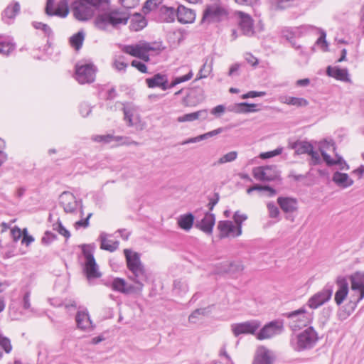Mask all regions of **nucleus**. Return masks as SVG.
I'll use <instances>...</instances> for the list:
<instances>
[{"mask_svg":"<svg viewBox=\"0 0 364 364\" xmlns=\"http://www.w3.org/2000/svg\"><path fill=\"white\" fill-rule=\"evenodd\" d=\"M327 75L341 81H348V72L346 68H340L338 67L328 66L326 69Z\"/></svg>","mask_w":364,"mask_h":364,"instance_id":"nucleus-32","label":"nucleus"},{"mask_svg":"<svg viewBox=\"0 0 364 364\" xmlns=\"http://www.w3.org/2000/svg\"><path fill=\"white\" fill-rule=\"evenodd\" d=\"M96 8L85 4L81 1H76L72 5L73 15L79 21H87L90 19Z\"/></svg>","mask_w":364,"mask_h":364,"instance_id":"nucleus-12","label":"nucleus"},{"mask_svg":"<svg viewBox=\"0 0 364 364\" xmlns=\"http://www.w3.org/2000/svg\"><path fill=\"white\" fill-rule=\"evenodd\" d=\"M107 235L104 232L101 233L100 238L101 241L100 248L109 252H114L117 250L119 247V242L107 240L106 238Z\"/></svg>","mask_w":364,"mask_h":364,"instance_id":"nucleus-40","label":"nucleus"},{"mask_svg":"<svg viewBox=\"0 0 364 364\" xmlns=\"http://www.w3.org/2000/svg\"><path fill=\"white\" fill-rule=\"evenodd\" d=\"M53 230H56L59 234L64 236L66 239H68L70 237V231L68 230L59 220L56 224L53 225Z\"/></svg>","mask_w":364,"mask_h":364,"instance_id":"nucleus-51","label":"nucleus"},{"mask_svg":"<svg viewBox=\"0 0 364 364\" xmlns=\"http://www.w3.org/2000/svg\"><path fill=\"white\" fill-rule=\"evenodd\" d=\"M122 139H123L122 136H114L113 135H111V134L95 135L92 137L93 141H97V142H102L105 144H108L113 140L119 141Z\"/></svg>","mask_w":364,"mask_h":364,"instance_id":"nucleus-46","label":"nucleus"},{"mask_svg":"<svg viewBox=\"0 0 364 364\" xmlns=\"http://www.w3.org/2000/svg\"><path fill=\"white\" fill-rule=\"evenodd\" d=\"M237 157V152L235 151H232L230 152L227 153L226 154L223 155L220 158L218 159V160L215 162H214L213 165H220L225 163H229L235 161Z\"/></svg>","mask_w":364,"mask_h":364,"instance_id":"nucleus-44","label":"nucleus"},{"mask_svg":"<svg viewBox=\"0 0 364 364\" xmlns=\"http://www.w3.org/2000/svg\"><path fill=\"white\" fill-rule=\"evenodd\" d=\"M60 204L66 213L75 214L79 208L80 217L84 215L82 201H77L75 196L70 192L65 191L60 195Z\"/></svg>","mask_w":364,"mask_h":364,"instance_id":"nucleus-8","label":"nucleus"},{"mask_svg":"<svg viewBox=\"0 0 364 364\" xmlns=\"http://www.w3.org/2000/svg\"><path fill=\"white\" fill-rule=\"evenodd\" d=\"M32 24L36 29L42 30L45 35L48 37L53 34L51 28L46 23L34 21Z\"/></svg>","mask_w":364,"mask_h":364,"instance_id":"nucleus-50","label":"nucleus"},{"mask_svg":"<svg viewBox=\"0 0 364 364\" xmlns=\"http://www.w3.org/2000/svg\"><path fill=\"white\" fill-rule=\"evenodd\" d=\"M54 0H47L46 6V14L48 16H57L65 18L69 14L68 1L60 0L57 5V8L53 9Z\"/></svg>","mask_w":364,"mask_h":364,"instance_id":"nucleus-15","label":"nucleus"},{"mask_svg":"<svg viewBox=\"0 0 364 364\" xmlns=\"http://www.w3.org/2000/svg\"><path fill=\"white\" fill-rule=\"evenodd\" d=\"M20 11V4L18 2H14L9 5L2 14V18L6 23H10Z\"/></svg>","mask_w":364,"mask_h":364,"instance_id":"nucleus-33","label":"nucleus"},{"mask_svg":"<svg viewBox=\"0 0 364 364\" xmlns=\"http://www.w3.org/2000/svg\"><path fill=\"white\" fill-rule=\"evenodd\" d=\"M146 85L150 88L161 87L163 90H166V82H168V77L166 75L157 73L152 77L146 80Z\"/></svg>","mask_w":364,"mask_h":364,"instance_id":"nucleus-27","label":"nucleus"},{"mask_svg":"<svg viewBox=\"0 0 364 364\" xmlns=\"http://www.w3.org/2000/svg\"><path fill=\"white\" fill-rule=\"evenodd\" d=\"M85 38V33L82 31H78L70 38V45L78 50L81 48Z\"/></svg>","mask_w":364,"mask_h":364,"instance_id":"nucleus-42","label":"nucleus"},{"mask_svg":"<svg viewBox=\"0 0 364 364\" xmlns=\"http://www.w3.org/2000/svg\"><path fill=\"white\" fill-rule=\"evenodd\" d=\"M23 235L21 240L22 244H25L26 246H28L32 242L34 241V237L28 234L27 229H23Z\"/></svg>","mask_w":364,"mask_h":364,"instance_id":"nucleus-63","label":"nucleus"},{"mask_svg":"<svg viewBox=\"0 0 364 364\" xmlns=\"http://www.w3.org/2000/svg\"><path fill=\"white\" fill-rule=\"evenodd\" d=\"M16 46L11 41H0V54L4 55H9L14 50Z\"/></svg>","mask_w":364,"mask_h":364,"instance_id":"nucleus-45","label":"nucleus"},{"mask_svg":"<svg viewBox=\"0 0 364 364\" xmlns=\"http://www.w3.org/2000/svg\"><path fill=\"white\" fill-rule=\"evenodd\" d=\"M218 228L220 230V238L228 237H235L238 236L236 235L237 226L235 227L232 221H220L218 225Z\"/></svg>","mask_w":364,"mask_h":364,"instance_id":"nucleus-25","label":"nucleus"},{"mask_svg":"<svg viewBox=\"0 0 364 364\" xmlns=\"http://www.w3.org/2000/svg\"><path fill=\"white\" fill-rule=\"evenodd\" d=\"M336 284L338 289L335 293L334 301L338 306H341L348 296L349 285L346 277L343 276L337 277Z\"/></svg>","mask_w":364,"mask_h":364,"instance_id":"nucleus-16","label":"nucleus"},{"mask_svg":"<svg viewBox=\"0 0 364 364\" xmlns=\"http://www.w3.org/2000/svg\"><path fill=\"white\" fill-rule=\"evenodd\" d=\"M159 49V48L154 47L153 44L150 43V49H146V50H141L137 58L147 62L149 60V55L148 53L149 51L157 50Z\"/></svg>","mask_w":364,"mask_h":364,"instance_id":"nucleus-57","label":"nucleus"},{"mask_svg":"<svg viewBox=\"0 0 364 364\" xmlns=\"http://www.w3.org/2000/svg\"><path fill=\"white\" fill-rule=\"evenodd\" d=\"M56 239V235L50 231H46L41 238V242L48 245Z\"/></svg>","mask_w":364,"mask_h":364,"instance_id":"nucleus-55","label":"nucleus"},{"mask_svg":"<svg viewBox=\"0 0 364 364\" xmlns=\"http://www.w3.org/2000/svg\"><path fill=\"white\" fill-rule=\"evenodd\" d=\"M267 208L268 210L269 217L271 218H276L277 220H279L280 211L278 207L273 202H269L267 204Z\"/></svg>","mask_w":364,"mask_h":364,"instance_id":"nucleus-48","label":"nucleus"},{"mask_svg":"<svg viewBox=\"0 0 364 364\" xmlns=\"http://www.w3.org/2000/svg\"><path fill=\"white\" fill-rule=\"evenodd\" d=\"M124 254L128 269L127 277L141 291L144 283L148 280V274L144 265L141 261L140 255L137 252H133L129 249L124 250Z\"/></svg>","mask_w":364,"mask_h":364,"instance_id":"nucleus-1","label":"nucleus"},{"mask_svg":"<svg viewBox=\"0 0 364 364\" xmlns=\"http://www.w3.org/2000/svg\"><path fill=\"white\" fill-rule=\"evenodd\" d=\"M208 117L207 109H200L195 112L188 113L178 117V122H193L197 119H205Z\"/></svg>","mask_w":364,"mask_h":364,"instance_id":"nucleus-34","label":"nucleus"},{"mask_svg":"<svg viewBox=\"0 0 364 364\" xmlns=\"http://www.w3.org/2000/svg\"><path fill=\"white\" fill-rule=\"evenodd\" d=\"M314 27L311 25H303L298 27L285 28L282 30V36L287 41H291L296 38L302 36L305 33H307Z\"/></svg>","mask_w":364,"mask_h":364,"instance_id":"nucleus-19","label":"nucleus"},{"mask_svg":"<svg viewBox=\"0 0 364 364\" xmlns=\"http://www.w3.org/2000/svg\"><path fill=\"white\" fill-rule=\"evenodd\" d=\"M110 287L112 290L127 295L139 294L141 292L139 288H138L135 284H128L125 279L119 277L114 278L112 280Z\"/></svg>","mask_w":364,"mask_h":364,"instance_id":"nucleus-17","label":"nucleus"},{"mask_svg":"<svg viewBox=\"0 0 364 364\" xmlns=\"http://www.w3.org/2000/svg\"><path fill=\"white\" fill-rule=\"evenodd\" d=\"M242 104H247V102L235 104L232 107V111L235 112V113H250L258 111V109H250L247 107H243Z\"/></svg>","mask_w":364,"mask_h":364,"instance_id":"nucleus-52","label":"nucleus"},{"mask_svg":"<svg viewBox=\"0 0 364 364\" xmlns=\"http://www.w3.org/2000/svg\"><path fill=\"white\" fill-rule=\"evenodd\" d=\"M237 16L239 18L238 24L242 34L247 36H253L255 30L252 17L242 11H238Z\"/></svg>","mask_w":364,"mask_h":364,"instance_id":"nucleus-18","label":"nucleus"},{"mask_svg":"<svg viewBox=\"0 0 364 364\" xmlns=\"http://www.w3.org/2000/svg\"><path fill=\"white\" fill-rule=\"evenodd\" d=\"M233 219L237 225L236 235H240L242 234V224L247 219V215L246 214L240 213V211H236L234 213Z\"/></svg>","mask_w":364,"mask_h":364,"instance_id":"nucleus-43","label":"nucleus"},{"mask_svg":"<svg viewBox=\"0 0 364 364\" xmlns=\"http://www.w3.org/2000/svg\"><path fill=\"white\" fill-rule=\"evenodd\" d=\"M284 316L289 319V326L293 331L306 326L313 320V313L306 311L304 307L285 313Z\"/></svg>","mask_w":364,"mask_h":364,"instance_id":"nucleus-4","label":"nucleus"},{"mask_svg":"<svg viewBox=\"0 0 364 364\" xmlns=\"http://www.w3.org/2000/svg\"><path fill=\"white\" fill-rule=\"evenodd\" d=\"M279 100L282 103L294 105L297 107H306L309 105V102L303 97L284 96L281 97Z\"/></svg>","mask_w":364,"mask_h":364,"instance_id":"nucleus-39","label":"nucleus"},{"mask_svg":"<svg viewBox=\"0 0 364 364\" xmlns=\"http://www.w3.org/2000/svg\"><path fill=\"white\" fill-rule=\"evenodd\" d=\"M291 0H272V4L276 9L282 10L287 7Z\"/></svg>","mask_w":364,"mask_h":364,"instance_id":"nucleus-58","label":"nucleus"},{"mask_svg":"<svg viewBox=\"0 0 364 364\" xmlns=\"http://www.w3.org/2000/svg\"><path fill=\"white\" fill-rule=\"evenodd\" d=\"M210 71H211V66L207 65V63H205L198 72V78L206 77L209 75Z\"/></svg>","mask_w":364,"mask_h":364,"instance_id":"nucleus-62","label":"nucleus"},{"mask_svg":"<svg viewBox=\"0 0 364 364\" xmlns=\"http://www.w3.org/2000/svg\"><path fill=\"white\" fill-rule=\"evenodd\" d=\"M223 131L222 128H218L215 130L210 131L209 132L205 133L203 134H200L199 136H197L196 137L189 138L181 143V145H185L191 143H197L202 140L208 139L210 137H213L214 136H216L217 134L221 133Z\"/></svg>","mask_w":364,"mask_h":364,"instance_id":"nucleus-38","label":"nucleus"},{"mask_svg":"<svg viewBox=\"0 0 364 364\" xmlns=\"http://www.w3.org/2000/svg\"><path fill=\"white\" fill-rule=\"evenodd\" d=\"M157 20L160 22L172 23L176 17V10L173 7L161 6L158 9Z\"/></svg>","mask_w":364,"mask_h":364,"instance_id":"nucleus-24","label":"nucleus"},{"mask_svg":"<svg viewBox=\"0 0 364 364\" xmlns=\"http://www.w3.org/2000/svg\"><path fill=\"white\" fill-rule=\"evenodd\" d=\"M147 25L146 18L140 14H134L132 18L129 28L132 31H139L145 28Z\"/></svg>","mask_w":364,"mask_h":364,"instance_id":"nucleus-35","label":"nucleus"},{"mask_svg":"<svg viewBox=\"0 0 364 364\" xmlns=\"http://www.w3.org/2000/svg\"><path fill=\"white\" fill-rule=\"evenodd\" d=\"M332 181L339 187L346 188L353 184V180L351 179L347 173L336 171L333 173Z\"/></svg>","mask_w":364,"mask_h":364,"instance_id":"nucleus-31","label":"nucleus"},{"mask_svg":"<svg viewBox=\"0 0 364 364\" xmlns=\"http://www.w3.org/2000/svg\"><path fill=\"white\" fill-rule=\"evenodd\" d=\"M273 357L272 353L267 348H259L254 360V364H272Z\"/></svg>","mask_w":364,"mask_h":364,"instance_id":"nucleus-30","label":"nucleus"},{"mask_svg":"<svg viewBox=\"0 0 364 364\" xmlns=\"http://www.w3.org/2000/svg\"><path fill=\"white\" fill-rule=\"evenodd\" d=\"M81 247L82 254L85 258L84 271L85 272L87 279L100 278L102 274L98 269L93 255L94 247L91 245H82Z\"/></svg>","mask_w":364,"mask_h":364,"instance_id":"nucleus-7","label":"nucleus"},{"mask_svg":"<svg viewBox=\"0 0 364 364\" xmlns=\"http://www.w3.org/2000/svg\"><path fill=\"white\" fill-rule=\"evenodd\" d=\"M123 112L124 115V119L127 122V125L129 127H132L134 125V123L132 122V112L129 109L124 107Z\"/></svg>","mask_w":364,"mask_h":364,"instance_id":"nucleus-61","label":"nucleus"},{"mask_svg":"<svg viewBox=\"0 0 364 364\" xmlns=\"http://www.w3.org/2000/svg\"><path fill=\"white\" fill-rule=\"evenodd\" d=\"M146 49H150V43L140 42L136 45L124 46L122 50L127 54L137 58L141 50H146Z\"/></svg>","mask_w":364,"mask_h":364,"instance_id":"nucleus-29","label":"nucleus"},{"mask_svg":"<svg viewBox=\"0 0 364 364\" xmlns=\"http://www.w3.org/2000/svg\"><path fill=\"white\" fill-rule=\"evenodd\" d=\"M97 68L92 63H77L75 65V78L80 84H90L95 80Z\"/></svg>","mask_w":364,"mask_h":364,"instance_id":"nucleus-9","label":"nucleus"},{"mask_svg":"<svg viewBox=\"0 0 364 364\" xmlns=\"http://www.w3.org/2000/svg\"><path fill=\"white\" fill-rule=\"evenodd\" d=\"M260 326V321L251 320L242 323H233L231 325V330L233 335L237 337L241 334H255Z\"/></svg>","mask_w":364,"mask_h":364,"instance_id":"nucleus-13","label":"nucleus"},{"mask_svg":"<svg viewBox=\"0 0 364 364\" xmlns=\"http://www.w3.org/2000/svg\"><path fill=\"white\" fill-rule=\"evenodd\" d=\"M203 100V90L200 87H196L189 90L183 102L186 106L193 107L200 103Z\"/></svg>","mask_w":364,"mask_h":364,"instance_id":"nucleus-22","label":"nucleus"},{"mask_svg":"<svg viewBox=\"0 0 364 364\" xmlns=\"http://www.w3.org/2000/svg\"><path fill=\"white\" fill-rule=\"evenodd\" d=\"M129 18L128 14L119 10L98 14L95 19V26L102 31H106L109 25L115 27L119 24H127Z\"/></svg>","mask_w":364,"mask_h":364,"instance_id":"nucleus-2","label":"nucleus"},{"mask_svg":"<svg viewBox=\"0 0 364 364\" xmlns=\"http://www.w3.org/2000/svg\"><path fill=\"white\" fill-rule=\"evenodd\" d=\"M228 16V11L226 8L218 4H212L207 5L203 10L200 23L210 24L220 22L227 19Z\"/></svg>","mask_w":364,"mask_h":364,"instance_id":"nucleus-5","label":"nucleus"},{"mask_svg":"<svg viewBox=\"0 0 364 364\" xmlns=\"http://www.w3.org/2000/svg\"><path fill=\"white\" fill-rule=\"evenodd\" d=\"M131 65L133 67L137 68L142 73H147L146 65L144 63H141L140 61L134 60H132Z\"/></svg>","mask_w":364,"mask_h":364,"instance_id":"nucleus-64","label":"nucleus"},{"mask_svg":"<svg viewBox=\"0 0 364 364\" xmlns=\"http://www.w3.org/2000/svg\"><path fill=\"white\" fill-rule=\"evenodd\" d=\"M254 178L260 181H275L279 177V172L274 165L262 166L252 169Z\"/></svg>","mask_w":364,"mask_h":364,"instance_id":"nucleus-10","label":"nucleus"},{"mask_svg":"<svg viewBox=\"0 0 364 364\" xmlns=\"http://www.w3.org/2000/svg\"><path fill=\"white\" fill-rule=\"evenodd\" d=\"M92 213H89V214L87 215V216L86 217V218H85V219H81V220H78V221L75 222V225H75V228L76 229H77V228H80V227H82V228H87V227L89 226V224H90V223H89V220H90V218L92 217Z\"/></svg>","mask_w":364,"mask_h":364,"instance_id":"nucleus-60","label":"nucleus"},{"mask_svg":"<svg viewBox=\"0 0 364 364\" xmlns=\"http://www.w3.org/2000/svg\"><path fill=\"white\" fill-rule=\"evenodd\" d=\"M283 323L281 321H274L266 324L257 333V338L264 340L270 338L280 334L283 331Z\"/></svg>","mask_w":364,"mask_h":364,"instance_id":"nucleus-14","label":"nucleus"},{"mask_svg":"<svg viewBox=\"0 0 364 364\" xmlns=\"http://www.w3.org/2000/svg\"><path fill=\"white\" fill-rule=\"evenodd\" d=\"M160 4L159 0H146L143 6L142 11L144 14H147L152 11L158 12V5Z\"/></svg>","mask_w":364,"mask_h":364,"instance_id":"nucleus-47","label":"nucleus"},{"mask_svg":"<svg viewBox=\"0 0 364 364\" xmlns=\"http://www.w3.org/2000/svg\"><path fill=\"white\" fill-rule=\"evenodd\" d=\"M283 151L282 147H278L276 149L270 151L263 152L259 154V158L262 159H269L282 154Z\"/></svg>","mask_w":364,"mask_h":364,"instance_id":"nucleus-53","label":"nucleus"},{"mask_svg":"<svg viewBox=\"0 0 364 364\" xmlns=\"http://www.w3.org/2000/svg\"><path fill=\"white\" fill-rule=\"evenodd\" d=\"M318 341V335L312 326L308 327L298 334L291 343L296 350L301 351L311 348Z\"/></svg>","mask_w":364,"mask_h":364,"instance_id":"nucleus-6","label":"nucleus"},{"mask_svg":"<svg viewBox=\"0 0 364 364\" xmlns=\"http://www.w3.org/2000/svg\"><path fill=\"white\" fill-rule=\"evenodd\" d=\"M215 223V216L210 212H206L200 220H197L196 228L200 230L207 235L213 233V227Z\"/></svg>","mask_w":364,"mask_h":364,"instance_id":"nucleus-20","label":"nucleus"},{"mask_svg":"<svg viewBox=\"0 0 364 364\" xmlns=\"http://www.w3.org/2000/svg\"><path fill=\"white\" fill-rule=\"evenodd\" d=\"M333 294V286L326 284L321 291L314 294L307 301L308 306L316 309L328 301Z\"/></svg>","mask_w":364,"mask_h":364,"instance_id":"nucleus-11","label":"nucleus"},{"mask_svg":"<svg viewBox=\"0 0 364 364\" xmlns=\"http://www.w3.org/2000/svg\"><path fill=\"white\" fill-rule=\"evenodd\" d=\"M0 347L6 353H10L12 350V345L9 338L0 334Z\"/></svg>","mask_w":364,"mask_h":364,"instance_id":"nucleus-49","label":"nucleus"},{"mask_svg":"<svg viewBox=\"0 0 364 364\" xmlns=\"http://www.w3.org/2000/svg\"><path fill=\"white\" fill-rule=\"evenodd\" d=\"M326 32L321 31L320 37L317 39V41L316 42V44L317 46H321V49L323 51H327L328 47V43L326 41Z\"/></svg>","mask_w":364,"mask_h":364,"instance_id":"nucleus-54","label":"nucleus"},{"mask_svg":"<svg viewBox=\"0 0 364 364\" xmlns=\"http://www.w3.org/2000/svg\"><path fill=\"white\" fill-rule=\"evenodd\" d=\"M206 313V309H196L188 317V321L191 323H195L196 319L198 318L199 315H204Z\"/></svg>","mask_w":364,"mask_h":364,"instance_id":"nucleus-59","label":"nucleus"},{"mask_svg":"<svg viewBox=\"0 0 364 364\" xmlns=\"http://www.w3.org/2000/svg\"><path fill=\"white\" fill-rule=\"evenodd\" d=\"M319 151H320L321 154V156H322V157L323 159V161L326 163V164L328 166H334V165H338L339 166V168L341 170H343V169L348 170V169H349L348 165L347 164V163L343 160V159L341 156L336 154V159H332L331 158L330 155H328L324 151L322 145L319 147Z\"/></svg>","mask_w":364,"mask_h":364,"instance_id":"nucleus-26","label":"nucleus"},{"mask_svg":"<svg viewBox=\"0 0 364 364\" xmlns=\"http://www.w3.org/2000/svg\"><path fill=\"white\" fill-rule=\"evenodd\" d=\"M277 203L286 213H293L297 210V200L290 197H279Z\"/></svg>","mask_w":364,"mask_h":364,"instance_id":"nucleus-28","label":"nucleus"},{"mask_svg":"<svg viewBox=\"0 0 364 364\" xmlns=\"http://www.w3.org/2000/svg\"><path fill=\"white\" fill-rule=\"evenodd\" d=\"M195 11L184 6H178L176 10V17L181 23H191L196 19Z\"/></svg>","mask_w":364,"mask_h":364,"instance_id":"nucleus-23","label":"nucleus"},{"mask_svg":"<svg viewBox=\"0 0 364 364\" xmlns=\"http://www.w3.org/2000/svg\"><path fill=\"white\" fill-rule=\"evenodd\" d=\"M351 290L353 291L352 299L346 304L349 309V316L357 307L358 304L364 298V272H355L349 277Z\"/></svg>","mask_w":364,"mask_h":364,"instance_id":"nucleus-3","label":"nucleus"},{"mask_svg":"<svg viewBox=\"0 0 364 364\" xmlns=\"http://www.w3.org/2000/svg\"><path fill=\"white\" fill-rule=\"evenodd\" d=\"M309 155L311 156V161L309 162L311 165L315 166L321 163L319 154L314 151V147L311 149V151H309Z\"/></svg>","mask_w":364,"mask_h":364,"instance_id":"nucleus-56","label":"nucleus"},{"mask_svg":"<svg viewBox=\"0 0 364 364\" xmlns=\"http://www.w3.org/2000/svg\"><path fill=\"white\" fill-rule=\"evenodd\" d=\"M291 148L295 149L296 153L299 155L304 154H309L313 146L307 141H297L292 144Z\"/></svg>","mask_w":364,"mask_h":364,"instance_id":"nucleus-41","label":"nucleus"},{"mask_svg":"<svg viewBox=\"0 0 364 364\" xmlns=\"http://www.w3.org/2000/svg\"><path fill=\"white\" fill-rule=\"evenodd\" d=\"M75 322L77 328L82 331H90L94 328V326L92 325V322L87 309L78 311L76 313Z\"/></svg>","mask_w":364,"mask_h":364,"instance_id":"nucleus-21","label":"nucleus"},{"mask_svg":"<svg viewBox=\"0 0 364 364\" xmlns=\"http://www.w3.org/2000/svg\"><path fill=\"white\" fill-rule=\"evenodd\" d=\"M195 217L191 213L181 215L177 220L178 225L186 231L190 230L194 223Z\"/></svg>","mask_w":364,"mask_h":364,"instance_id":"nucleus-37","label":"nucleus"},{"mask_svg":"<svg viewBox=\"0 0 364 364\" xmlns=\"http://www.w3.org/2000/svg\"><path fill=\"white\" fill-rule=\"evenodd\" d=\"M243 270V265L240 262H225L222 264V269L218 273L235 274Z\"/></svg>","mask_w":364,"mask_h":364,"instance_id":"nucleus-36","label":"nucleus"}]
</instances>
